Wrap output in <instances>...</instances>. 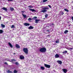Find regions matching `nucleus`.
<instances>
[{
    "instance_id": "aec40b11",
    "label": "nucleus",
    "mask_w": 73,
    "mask_h": 73,
    "mask_svg": "<svg viewBox=\"0 0 73 73\" xmlns=\"http://www.w3.org/2000/svg\"><path fill=\"white\" fill-rule=\"evenodd\" d=\"M66 49H68V50H72V49H73V47L72 48H66Z\"/></svg>"
},
{
    "instance_id": "a211bd4d",
    "label": "nucleus",
    "mask_w": 73,
    "mask_h": 73,
    "mask_svg": "<svg viewBox=\"0 0 73 73\" xmlns=\"http://www.w3.org/2000/svg\"><path fill=\"white\" fill-rule=\"evenodd\" d=\"M40 69L41 70H44L45 69V68L44 67L41 66Z\"/></svg>"
},
{
    "instance_id": "7c9ffc66",
    "label": "nucleus",
    "mask_w": 73,
    "mask_h": 73,
    "mask_svg": "<svg viewBox=\"0 0 73 73\" xmlns=\"http://www.w3.org/2000/svg\"><path fill=\"white\" fill-rule=\"evenodd\" d=\"M28 7H29L30 8H33V6H28Z\"/></svg>"
},
{
    "instance_id": "20e7f679",
    "label": "nucleus",
    "mask_w": 73,
    "mask_h": 73,
    "mask_svg": "<svg viewBox=\"0 0 73 73\" xmlns=\"http://www.w3.org/2000/svg\"><path fill=\"white\" fill-rule=\"evenodd\" d=\"M44 66L46 68H50V65H49L44 64Z\"/></svg>"
},
{
    "instance_id": "f704fd0d",
    "label": "nucleus",
    "mask_w": 73,
    "mask_h": 73,
    "mask_svg": "<svg viewBox=\"0 0 73 73\" xmlns=\"http://www.w3.org/2000/svg\"><path fill=\"white\" fill-rule=\"evenodd\" d=\"M48 1V0H43V3H45L46 1Z\"/></svg>"
},
{
    "instance_id": "f8f14e48",
    "label": "nucleus",
    "mask_w": 73,
    "mask_h": 73,
    "mask_svg": "<svg viewBox=\"0 0 73 73\" xmlns=\"http://www.w3.org/2000/svg\"><path fill=\"white\" fill-rule=\"evenodd\" d=\"M6 72H7V73H13V72L10 71L9 70H7L6 71Z\"/></svg>"
},
{
    "instance_id": "2f4dec72",
    "label": "nucleus",
    "mask_w": 73,
    "mask_h": 73,
    "mask_svg": "<svg viewBox=\"0 0 73 73\" xmlns=\"http://www.w3.org/2000/svg\"><path fill=\"white\" fill-rule=\"evenodd\" d=\"M17 71H16V70H14V73H17Z\"/></svg>"
},
{
    "instance_id": "5701e85b",
    "label": "nucleus",
    "mask_w": 73,
    "mask_h": 73,
    "mask_svg": "<svg viewBox=\"0 0 73 73\" xmlns=\"http://www.w3.org/2000/svg\"><path fill=\"white\" fill-rule=\"evenodd\" d=\"M67 52V51L65 50V51H63L62 53L63 54H65V53H66Z\"/></svg>"
},
{
    "instance_id": "72a5a7b5",
    "label": "nucleus",
    "mask_w": 73,
    "mask_h": 73,
    "mask_svg": "<svg viewBox=\"0 0 73 73\" xmlns=\"http://www.w3.org/2000/svg\"><path fill=\"white\" fill-rule=\"evenodd\" d=\"M28 20H29V21H31V20H32V19H31V18H29L28 19Z\"/></svg>"
},
{
    "instance_id": "412c9836",
    "label": "nucleus",
    "mask_w": 73,
    "mask_h": 73,
    "mask_svg": "<svg viewBox=\"0 0 73 73\" xmlns=\"http://www.w3.org/2000/svg\"><path fill=\"white\" fill-rule=\"evenodd\" d=\"M10 10L11 11H14V9L13 7H11L10 8Z\"/></svg>"
},
{
    "instance_id": "39448f33",
    "label": "nucleus",
    "mask_w": 73,
    "mask_h": 73,
    "mask_svg": "<svg viewBox=\"0 0 73 73\" xmlns=\"http://www.w3.org/2000/svg\"><path fill=\"white\" fill-rule=\"evenodd\" d=\"M20 58L21 60H23L24 59V56L23 55H21L20 56Z\"/></svg>"
},
{
    "instance_id": "c85d7f7f",
    "label": "nucleus",
    "mask_w": 73,
    "mask_h": 73,
    "mask_svg": "<svg viewBox=\"0 0 73 73\" xmlns=\"http://www.w3.org/2000/svg\"><path fill=\"white\" fill-rule=\"evenodd\" d=\"M8 44L9 46H12V44H11V43L9 42H8Z\"/></svg>"
},
{
    "instance_id": "1a4fd4ad",
    "label": "nucleus",
    "mask_w": 73,
    "mask_h": 73,
    "mask_svg": "<svg viewBox=\"0 0 73 73\" xmlns=\"http://www.w3.org/2000/svg\"><path fill=\"white\" fill-rule=\"evenodd\" d=\"M57 62H58V64H62V61H61V60H57Z\"/></svg>"
},
{
    "instance_id": "2eb2a0df",
    "label": "nucleus",
    "mask_w": 73,
    "mask_h": 73,
    "mask_svg": "<svg viewBox=\"0 0 73 73\" xmlns=\"http://www.w3.org/2000/svg\"><path fill=\"white\" fill-rule=\"evenodd\" d=\"M2 9H3V10H5V11H7V8L5 7H3Z\"/></svg>"
},
{
    "instance_id": "ddd939ff",
    "label": "nucleus",
    "mask_w": 73,
    "mask_h": 73,
    "mask_svg": "<svg viewBox=\"0 0 73 73\" xmlns=\"http://www.w3.org/2000/svg\"><path fill=\"white\" fill-rule=\"evenodd\" d=\"M63 71L64 72V73H66L67 72V70L65 69H62Z\"/></svg>"
},
{
    "instance_id": "393cba45",
    "label": "nucleus",
    "mask_w": 73,
    "mask_h": 73,
    "mask_svg": "<svg viewBox=\"0 0 73 73\" xmlns=\"http://www.w3.org/2000/svg\"><path fill=\"white\" fill-rule=\"evenodd\" d=\"M60 42V40H58L56 41V43H58V42Z\"/></svg>"
},
{
    "instance_id": "b1692460",
    "label": "nucleus",
    "mask_w": 73,
    "mask_h": 73,
    "mask_svg": "<svg viewBox=\"0 0 73 73\" xmlns=\"http://www.w3.org/2000/svg\"><path fill=\"white\" fill-rule=\"evenodd\" d=\"M68 30H66L65 31H64V33L65 34H66V33H68Z\"/></svg>"
},
{
    "instance_id": "7ed1b4c3",
    "label": "nucleus",
    "mask_w": 73,
    "mask_h": 73,
    "mask_svg": "<svg viewBox=\"0 0 73 73\" xmlns=\"http://www.w3.org/2000/svg\"><path fill=\"white\" fill-rule=\"evenodd\" d=\"M24 52L26 54H28V50L27 48H24L23 49Z\"/></svg>"
},
{
    "instance_id": "de8ad7c7",
    "label": "nucleus",
    "mask_w": 73,
    "mask_h": 73,
    "mask_svg": "<svg viewBox=\"0 0 73 73\" xmlns=\"http://www.w3.org/2000/svg\"><path fill=\"white\" fill-rule=\"evenodd\" d=\"M52 25H54V24H53V23L52 24Z\"/></svg>"
},
{
    "instance_id": "3c124183",
    "label": "nucleus",
    "mask_w": 73,
    "mask_h": 73,
    "mask_svg": "<svg viewBox=\"0 0 73 73\" xmlns=\"http://www.w3.org/2000/svg\"><path fill=\"white\" fill-rule=\"evenodd\" d=\"M14 54H15V53H14Z\"/></svg>"
},
{
    "instance_id": "49530a36",
    "label": "nucleus",
    "mask_w": 73,
    "mask_h": 73,
    "mask_svg": "<svg viewBox=\"0 0 73 73\" xmlns=\"http://www.w3.org/2000/svg\"><path fill=\"white\" fill-rule=\"evenodd\" d=\"M1 16H0V20H1Z\"/></svg>"
},
{
    "instance_id": "a19ab883",
    "label": "nucleus",
    "mask_w": 73,
    "mask_h": 73,
    "mask_svg": "<svg viewBox=\"0 0 73 73\" xmlns=\"http://www.w3.org/2000/svg\"><path fill=\"white\" fill-rule=\"evenodd\" d=\"M48 7H50V8H52V7H51V6H50V5H48Z\"/></svg>"
},
{
    "instance_id": "423d86ee",
    "label": "nucleus",
    "mask_w": 73,
    "mask_h": 73,
    "mask_svg": "<svg viewBox=\"0 0 73 73\" xmlns=\"http://www.w3.org/2000/svg\"><path fill=\"white\" fill-rule=\"evenodd\" d=\"M24 26H26L27 27V26H29V25H30V24L27 23H25L24 24Z\"/></svg>"
},
{
    "instance_id": "6ab92c4d",
    "label": "nucleus",
    "mask_w": 73,
    "mask_h": 73,
    "mask_svg": "<svg viewBox=\"0 0 73 73\" xmlns=\"http://www.w3.org/2000/svg\"><path fill=\"white\" fill-rule=\"evenodd\" d=\"M64 14V12L61 11L60 12V15H63Z\"/></svg>"
},
{
    "instance_id": "f257e3e1",
    "label": "nucleus",
    "mask_w": 73,
    "mask_h": 73,
    "mask_svg": "<svg viewBox=\"0 0 73 73\" xmlns=\"http://www.w3.org/2000/svg\"><path fill=\"white\" fill-rule=\"evenodd\" d=\"M44 7L42 6L41 7V8H42V9L40 11L41 12H43V13H45L46 12H47V9L48 10L49 9V7Z\"/></svg>"
},
{
    "instance_id": "09e8293b",
    "label": "nucleus",
    "mask_w": 73,
    "mask_h": 73,
    "mask_svg": "<svg viewBox=\"0 0 73 73\" xmlns=\"http://www.w3.org/2000/svg\"><path fill=\"white\" fill-rule=\"evenodd\" d=\"M46 31L47 32H49V31L48 30H47Z\"/></svg>"
},
{
    "instance_id": "6e6552de",
    "label": "nucleus",
    "mask_w": 73,
    "mask_h": 73,
    "mask_svg": "<svg viewBox=\"0 0 73 73\" xmlns=\"http://www.w3.org/2000/svg\"><path fill=\"white\" fill-rule=\"evenodd\" d=\"M28 28L29 29H32L34 28V27L32 26H30Z\"/></svg>"
},
{
    "instance_id": "4c0bfd02",
    "label": "nucleus",
    "mask_w": 73,
    "mask_h": 73,
    "mask_svg": "<svg viewBox=\"0 0 73 73\" xmlns=\"http://www.w3.org/2000/svg\"><path fill=\"white\" fill-rule=\"evenodd\" d=\"M4 64H5V65H8V63L7 62H5V63H4Z\"/></svg>"
},
{
    "instance_id": "9b49d317",
    "label": "nucleus",
    "mask_w": 73,
    "mask_h": 73,
    "mask_svg": "<svg viewBox=\"0 0 73 73\" xmlns=\"http://www.w3.org/2000/svg\"><path fill=\"white\" fill-rule=\"evenodd\" d=\"M29 11H32V12H36V11L35 9H29Z\"/></svg>"
},
{
    "instance_id": "a878e982",
    "label": "nucleus",
    "mask_w": 73,
    "mask_h": 73,
    "mask_svg": "<svg viewBox=\"0 0 73 73\" xmlns=\"http://www.w3.org/2000/svg\"><path fill=\"white\" fill-rule=\"evenodd\" d=\"M15 65H19V63L17 62H15Z\"/></svg>"
},
{
    "instance_id": "c03bdc74",
    "label": "nucleus",
    "mask_w": 73,
    "mask_h": 73,
    "mask_svg": "<svg viewBox=\"0 0 73 73\" xmlns=\"http://www.w3.org/2000/svg\"><path fill=\"white\" fill-rule=\"evenodd\" d=\"M10 47L11 48H13V46H10Z\"/></svg>"
},
{
    "instance_id": "9d476101",
    "label": "nucleus",
    "mask_w": 73,
    "mask_h": 73,
    "mask_svg": "<svg viewBox=\"0 0 73 73\" xmlns=\"http://www.w3.org/2000/svg\"><path fill=\"white\" fill-rule=\"evenodd\" d=\"M55 58H59L60 57V56L58 54H56L55 55Z\"/></svg>"
},
{
    "instance_id": "58836bf2",
    "label": "nucleus",
    "mask_w": 73,
    "mask_h": 73,
    "mask_svg": "<svg viewBox=\"0 0 73 73\" xmlns=\"http://www.w3.org/2000/svg\"><path fill=\"white\" fill-rule=\"evenodd\" d=\"M21 12L23 13H24V12H25V11H21Z\"/></svg>"
},
{
    "instance_id": "4be33fe9",
    "label": "nucleus",
    "mask_w": 73,
    "mask_h": 73,
    "mask_svg": "<svg viewBox=\"0 0 73 73\" xmlns=\"http://www.w3.org/2000/svg\"><path fill=\"white\" fill-rule=\"evenodd\" d=\"M64 11H66V12H69V10L66 9H64Z\"/></svg>"
},
{
    "instance_id": "dca6fc26",
    "label": "nucleus",
    "mask_w": 73,
    "mask_h": 73,
    "mask_svg": "<svg viewBox=\"0 0 73 73\" xmlns=\"http://www.w3.org/2000/svg\"><path fill=\"white\" fill-rule=\"evenodd\" d=\"M22 15L24 18H25L27 17V15H24V14L23 13Z\"/></svg>"
},
{
    "instance_id": "603ef678",
    "label": "nucleus",
    "mask_w": 73,
    "mask_h": 73,
    "mask_svg": "<svg viewBox=\"0 0 73 73\" xmlns=\"http://www.w3.org/2000/svg\"><path fill=\"white\" fill-rule=\"evenodd\" d=\"M67 13L68 14V13Z\"/></svg>"
},
{
    "instance_id": "c9c22d12",
    "label": "nucleus",
    "mask_w": 73,
    "mask_h": 73,
    "mask_svg": "<svg viewBox=\"0 0 73 73\" xmlns=\"http://www.w3.org/2000/svg\"><path fill=\"white\" fill-rule=\"evenodd\" d=\"M48 14H46L45 15V17L46 18L47 17H48Z\"/></svg>"
},
{
    "instance_id": "0eeeda50",
    "label": "nucleus",
    "mask_w": 73,
    "mask_h": 73,
    "mask_svg": "<svg viewBox=\"0 0 73 73\" xmlns=\"http://www.w3.org/2000/svg\"><path fill=\"white\" fill-rule=\"evenodd\" d=\"M10 62H16V59H11V60L9 61Z\"/></svg>"
},
{
    "instance_id": "473e14b6",
    "label": "nucleus",
    "mask_w": 73,
    "mask_h": 73,
    "mask_svg": "<svg viewBox=\"0 0 73 73\" xmlns=\"http://www.w3.org/2000/svg\"><path fill=\"white\" fill-rule=\"evenodd\" d=\"M15 27V25H12L11 27V28H13Z\"/></svg>"
},
{
    "instance_id": "f3484780",
    "label": "nucleus",
    "mask_w": 73,
    "mask_h": 73,
    "mask_svg": "<svg viewBox=\"0 0 73 73\" xmlns=\"http://www.w3.org/2000/svg\"><path fill=\"white\" fill-rule=\"evenodd\" d=\"M1 26L2 28H5V25H3V24H1Z\"/></svg>"
},
{
    "instance_id": "bb28decb",
    "label": "nucleus",
    "mask_w": 73,
    "mask_h": 73,
    "mask_svg": "<svg viewBox=\"0 0 73 73\" xmlns=\"http://www.w3.org/2000/svg\"><path fill=\"white\" fill-rule=\"evenodd\" d=\"M15 46L16 48H17V49H19V48H20V46Z\"/></svg>"
},
{
    "instance_id": "4468645a",
    "label": "nucleus",
    "mask_w": 73,
    "mask_h": 73,
    "mask_svg": "<svg viewBox=\"0 0 73 73\" xmlns=\"http://www.w3.org/2000/svg\"><path fill=\"white\" fill-rule=\"evenodd\" d=\"M40 21V20L39 19H36L35 20V23L36 24H37V23H38V21Z\"/></svg>"
},
{
    "instance_id": "ea45409f",
    "label": "nucleus",
    "mask_w": 73,
    "mask_h": 73,
    "mask_svg": "<svg viewBox=\"0 0 73 73\" xmlns=\"http://www.w3.org/2000/svg\"><path fill=\"white\" fill-rule=\"evenodd\" d=\"M6 60H7V61H9V59H8L7 58L6 59Z\"/></svg>"
},
{
    "instance_id": "37998d69",
    "label": "nucleus",
    "mask_w": 73,
    "mask_h": 73,
    "mask_svg": "<svg viewBox=\"0 0 73 73\" xmlns=\"http://www.w3.org/2000/svg\"><path fill=\"white\" fill-rule=\"evenodd\" d=\"M72 20H73V17H72Z\"/></svg>"
},
{
    "instance_id": "f03ea898",
    "label": "nucleus",
    "mask_w": 73,
    "mask_h": 73,
    "mask_svg": "<svg viewBox=\"0 0 73 73\" xmlns=\"http://www.w3.org/2000/svg\"><path fill=\"white\" fill-rule=\"evenodd\" d=\"M39 51L42 53H45L46 51V48L45 47H42L40 48Z\"/></svg>"
},
{
    "instance_id": "c756f323",
    "label": "nucleus",
    "mask_w": 73,
    "mask_h": 73,
    "mask_svg": "<svg viewBox=\"0 0 73 73\" xmlns=\"http://www.w3.org/2000/svg\"><path fill=\"white\" fill-rule=\"evenodd\" d=\"M37 19V17H33V20H35V19Z\"/></svg>"
},
{
    "instance_id": "a18cd8bd",
    "label": "nucleus",
    "mask_w": 73,
    "mask_h": 73,
    "mask_svg": "<svg viewBox=\"0 0 73 73\" xmlns=\"http://www.w3.org/2000/svg\"><path fill=\"white\" fill-rule=\"evenodd\" d=\"M50 36V35H47V36H48V37H49Z\"/></svg>"
},
{
    "instance_id": "cd10ccee",
    "label": "nucleus",
    "mask_w": 73,
    "mask_h": 73,
    "mask_svg": "<svg viewBox=\"0 0 73 73\" xmlns=\"http://www.w3.org/2000/svg\"><path fill=\"white\" fill-rule=\"evenodd\" d=\"M3 33V31L2 30H0V33Z\"/></svg>"
},
{
    "instance_id": "e433bc0d",
    "label": "nucleus",
    "mask_w": 73,
    "mask_h": 73,
    "mask_svg": "<svg viewBox=\"0 0 73 73\" xmlns=\"http://www.w3.org/2000/svg\"><path fill=\"white\" fill-rule=\"evenodd\" d=\"M8 1H13V0H7Z\"/></svg>"
},
{
    "instance_id": "79ce46f5",
    "label": "nucleus",
    "mask_w": 73,
    "mask_h": 73,
    "mask_svg": "<svg viewBox=\"0 0 73 73\" xmlns=\"http://www.w3.org/2000/svg\"><path fill=\"white\" fill-rule=\"evenodd\" d=\"M15 46H19V45L17 44H16Z\"/></svg>"
},
{
    "instance_id": "8fccbe9b",
    "label": "nucleus",
    "mask_w": 73,
    "mask_h": 73,
    "mask_svg": "<svg viewBox=\"0 0 73 73\" xmlns=\"http://www.w3.org/2000/svg\"><path fill=\"white\" fill-rule=\"evenodd\" d=\"M68 26H70V25H69Z\"/></svg>"
}]
</instances>
